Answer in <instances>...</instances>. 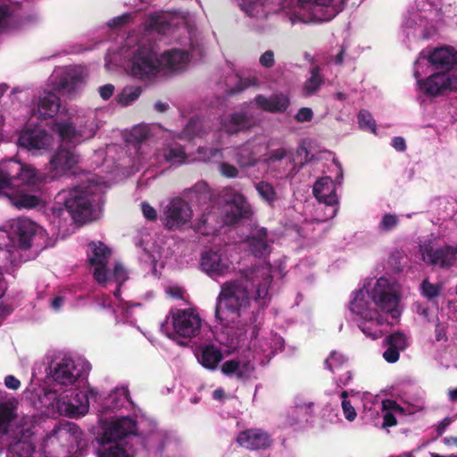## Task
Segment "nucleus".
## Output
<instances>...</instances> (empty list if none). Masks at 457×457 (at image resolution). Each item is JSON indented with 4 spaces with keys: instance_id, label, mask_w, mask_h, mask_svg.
Returning a JSON list of instances; mask_svg holds the SVG:
<instances>
[{
    "instance_id": "1",
    "label": "nucleus",
    "mask_w": 457,
    "mask_h": 457,
    "mask_svg": "<svg viewBox=\"0 0 457 457\" xmlns=\"http://www.w3.org/2000/svg\"><path fill=\"white\" fill-rule=\"evenodd\" d=\"M241 278L225 282L216 299L215 319L225 327H237L242 312L250 304L248 284L256 288L255 300L265 299L273 280L264 267H250L241 270Z\"/></svg>"
},
{
    "instance_id": "2",
    "label": "nucleus",
    "mask_w": 457,
    "mask_h": 457,
    "mask_svg": "<svg viewBox=\"0 0 457 457\" xmlns=\"http://www.w3.org/2000/svg\"><path fill=\"white\" fill-rule=\"evenodd\" d=\"M93 194L88 187L76 186L68 190H62L56 196V204H62L64 209L78 224L90 220L93 212Z\"/></svg>"
},
{
    "instance_id": "3",
    "label": "nucleus",
    "mask_w": 457,
    "mask_h": 457,
    "mask_svg": "<svg viewBox=\"0 0 457 457\" xmlns=\"http://www.w3.org/2000/svg\"><path fill=\"white\" fill-rule=\"evenodd\" d=\"M172 327L179 344L187 345V341L199 335L201 319L192 310L172 309L170 311Z\"/></svg>"
},
{
    "instance_id": "4",
    "label": "nucleus",
    "mask_w": 457,
    "mask_h": 457,
    "mask_svg": "<svg viewBox=\"0 0 457 457\" xmlns=\"http://www.w3.org/2000/svg\"><path fill=\"white\" fill-rule=\"evenodd\" d=\"M159 71L160 62L157 54L149 47L137 48L130 61V74L134 78L145 80L155 77Z\"/></svg>"
},
{
    "instance_id": "5",
    "label": "nucleus",
    "mask_w": 457,
    "mask_h": 457,
    "mask_svg": "<svg viewBox=\"0 0 457 457\" xmlns=\"http://www.w3.org/2000/svg\"><path fill=\"white\" fill-rule=\"evenodd\" d=\"M371 296L375 305L381 312L389 314L394 320L400 316L398 309L400 296L388 283L387 279L380 278L377 280L372 288Z\"/></svg>"
},
{
    "instance_id": "6",
    "label": "nucleus",
    "mask_w": 457,
    "mask_h": 457,
    "mask_svg": "<svg viewBox=\"0 0 457 457\" xmlns=\"http://www.w3.org/2000/svg\"><path fill=\"white\" fill-rule=\"evenodd\" d=\"M422 260L428 265L449 270L457 262V245H444L435 248L430 243L420 246Z\"/></svg>"
},
{
    "instance_id": "7",
    "label": "nucleus",
    "mask_w": 457,
    "mask_h": 457,
    "mask_svg": "<svg viewBox=\"0 0 457 457\" xmlns=\"http://www.w3.org/2000/svg\"><path fill=\"white\" fill-rule=\"evenodd\" d=\"M423 93L430 97H436L448 91L457 92V74L437 71L425 79L418 80Z\"/></svg>"
},
{
    "instance_id": "8",
    "label": "nucleus",
    "mask_w": 457,
    "mask_h": 457,
    "mask_svg": "<svg viewBox=\"0 0 457 457\" xmlns=\"http://www.w3.org/2000/svg\"><path fill=\"white\" fill-rule=\"evenodd\" d=\"M332 2L333 0H297L300 11L309 12L308 17L302 21L305 23L331 21L337 14Z\"/></svg>"
},
{
    "instance_id": "9",
    "label": "nucleus",
    "mask_w": 457,
    "mask_h": 457,
    "mask_svg": "<svg viewBox=\"0 0 457 457\" xmlns=\"http://www.w3.org/2000/svg\"><path fill=\"white\" fill-rule=\"evenodd\" d=\"M192 218L189 204L180 197L172 199L164 211V225L168 229H176L187 224Z\"/></svg>"
},
{
    "instance_id": "10",
    "label": "nucleus",
    "mask_w": 457,
    "mask_h": 457,
    "mask_svg": "<svg viewBox=\"0 0 457 457\" xmlns=\"http://www.w3.org/2000/svg\"><path fill=\"white\" fill-rule=\"evenodd\" d=\"M137 430V422L130 417H120L112 421L104 429L100 442L117 443L129 435H135Z\"/></svg>"
},
{
    "instance_id": "11",
    "label": "nucleus",
    "mask_w": 457,
    "mask_h": 457,
    "mask_svg": "<svg viewBox=\"0 0 457 457\" xmlns=\"http://www.w3.org/2000/svg\"><path fill=\"white\" fill-rule=\"evenodd\" d=\"M237 442L251 451L266 450L273 444L270 435L262 428H248L239 432Z\"/></svg>"
},
{
    "instance_id": "12",
    "label": "nucleus",
    "mask_w": 457,
    "mask_h": 457,
    "mask_svg": "<svg viewBox=\"0 0 457 457\" xmlns=\"http://www.w3.org/2000/svg\"><path fill=\"white\" fill-rule=\"evenodd\" d=\"M434 70L451 73L457 66V51L449 46L435 48L427 57Z\"/></svg>"
},
{
    "instance_id": "13",
    "label": "nucleus",
    "mask_w": 457,
    "mask_h": 457,
    "mask_svg": "<svg viewBox=\"0 0 457 457\" xmlns=\"http://www.w3.org/2000/svg\"><path fill=\"white\" fill-rule=\"evenodd\" d=\"M97 395V391L94 388H88L87 391H73L63 411L71 418L83 416L88 411L90 399H96Z\"/></svg>"
},
{
    "instance_id": "14",
    "label": "nucleus",
    "mask_w": 457,
    "mask_h": 457,
    "mask_svg": "<svg viewBox=\"0 0 457 457\" xmlns=\"http://www.w3.org/2000/svg\"><path fill=\"white\" fill-rule=\"evenodd\" d=\"M79 162V156L75 150L69 145L61 144L52 155L49 164L50 168L56 174H62L71 170Z\"/></svg>"
},
{
    "instance_id": "15",
    "label": "nucleus",
    "mask_w": 457,
    "mask_h": 457,
    "mask_svg": "<svg viewBox=\"0 0 457 457\" xmlns=\"http://www.w3.org/2000/svg\"><path fill=\"white\" fill-rule=\"evenodd\" d=\"M200 265L210 277L221 276L228 271L230 263L220 251L208 250L202 253Z\"/></svg>"
},
{
    "instance_id": "16",
    "label": "nucleus",
    "mask_w": 457,
    "mask_h": 457,
    "mask_svg": "<svg viewBox=\"0 0 457 457\" xmlns=\"http://www.w3.org/2000/svg\"><path fill=\"white\" fill-rule=\"evenodd\" d=\"M81 375L80 370L77 369L74 361L71 359H62L52 371L54 380L62 386L73 385Z\"/></svg>"
},
{
    "instance_id": "17",
    "label": "nucleus",
    "mask_w": 457,
    "mask_h": 457,
    "mask_svg": "<svg viewBox=\"0 0 457 457\" xmlns=\"http://www.w3.org/2000/svg\"><path fill=\"white\" fill-rule=\"evenodd\" d=\"M257 108L270 113H283L290 105V99L284 94H273L267 97L259 94L254 98Z\"/></svg>"
},
{
    "instance_id": "18",
    "label": "nucleus",
    "mask_w": 457,
    "mask_h": 457,
    "mask_svg": "<svg viewBox=\"0 0 457 457\" xmlns=\"http://www.w3.org/2000/svg\"><path fill=\"white\" fill-rule=\"evenodd\" d=\"M365 295L366 293L362 289L356 291L353 299L350 302L349 308L351 312L360 316L362 320H376L378 324H383L384 319L382 315L377 310L369 307L370 303L365 299Z\"/></svg>"
},
{
    "instance_id": "19",
    "label": "nucleus",
    "mask_w": 457,
    "mask_h": 457,
    "mask_svg": "<svg viewBox=\"0 0 457 457\" xmlns=\"http://www.w3.org/2000/svg\"><path fill=\"white\" fill-rule=\"evenodd\" d=\"M313 195L320 202L328 206L338 204V199L336 193V187L333 180L329 177L319 179L313 185Z\"/></svg>"
},
{
    "instance_id": "20",
    "label": "nucleus",
    "mask_w": 457,
    "mask_h": 457,
    "mask_svg": "<svg viewBox=\"0 0 457 457\" xmlns=\"http://www.w3.org/2000/svg\"><path fill=\"white\" fill-rule=\"evenodd\" d=\"M19 400L15 397L0 400V435L9 433L12 423L18 418Z\"/></svg>"
},
{
    "instance_id": "21",
    "label": "nucleus",
    "mask_w": 457,
    "mask_h": 457,
    "mask_svg": "<svg viewBox=\"0 0 457 457\" xmlns=\"http://www.w3.org/2000/svg\"><path fill=\"white\" fill-rule=\"evenodd\" d=\"M223 357L220 348L213 344L201 346L196 353L198 362L209 370H216Z\"/></svg>"
},
{
    "instance_id": "22",
    "label": "nucleus",
    "mask_w": 457,
    "mask_h": 457,
    "mask_svg": "<svg viewBox=\"0 0 457 457\" xmlns=\"http://www.w3.org/2000/svg\"><path fill=\"white\" fill-rule=\"evenodd\" d=\"M254 368L250 361L241 363L239 360L232 359L226 361L220 366V370L223 375L232 378L235 377L237 380L245 381L250 377Z\"/></svg>"
},
{
    "instance_id": "23",
    "label": "nucleus",
    "mask_w": 457,
    "mask_h": 457,
    "mask_svg": "<svg viewBox=\"0 0 457 457\" xmlns=\"http://www.w3.org/2000/svg\"><path fill=\"white\" fill-rule=\"evenodd\" d=\"M159 58L160 70L178 71L183 69L188 62V54L185 50L170 49L163 52Z\"/></svg>"
},
{
    "instance_id": "24",
    "label": "nucleus",
    "mask_w": 457,
    "mask_h": 457,
    "mask_svg": "<svg viewBox=\"0 0 457 457\" xmlns=\"http://www.w3.org/2000/svg\"><path fill=\"white\" fill-rule=\"evenodd\" d=\"M38 226L29 219H20L14 226V232L18 237L19 246L21 249L27 250L31 246V241L37 231Z\"/></svg>"
},
{
    "instance_id": "25",
    "label": "nucleus",
    "mask_w": 457,
    "mask_h": 457,
    "mask_svg": "<svg viewBox=\"0 0 457 457\" xmlns=\"http://www.w3.org/2000/svg\"><path fill=\"white\" fill-rule=\"evenodd\" d=\"M18 144L26 149H43L48 145L47 133L45 130H24L21 133Z\"/></svg>"
},
{
    "instance_id": "26",
    "label": "nucleus",
    "mask_w": 457,
    "mask_h": 457,
    "mask_svg": "<svg viewBox=\"0 0 457 457\" xmlns=\"http://www.w3.org/2000/svg\"><path fill=\"white\" fill-rule=\"evenodd\" d=\"M223 130L229 135L248 130L251 126L250 117L244 112H233L221 123Z\"/></svg>"
},
{
    "instance_id": "27",
    "label": "nucleus",
    "mask_w": 457,
    "mask_h": 457,
    "mask_svg": "<svg viewBox=\"0 0 457 457\" xmlns=\"http://www.w3.org/2000/svg\"><path fill=\"white\" fill-rule=\"evenodd\" d=\"M168 440V434L164 430L154 428L144 436L142 445L147 451L162 455Z\"/></svg>"
},
{
    "instance_id": "28",
    "label": "nucleus",
    "mask_w": 457,
    "mask_h": 457,
    "mask_svg": "<svg viewBox=\"0 0 457 457\" xmlns=\"http://www.w3.org/2000/svg\"><path fill=\"white\" fill-rule=\"evenodd\" d=\"M60 98L53 92H47L39 98L37 104L38 118L46 120L54 117L60 109Z\"/></svg>"
},
{
    "instance_id": "29",
    "label": "nucleus",
    "mask_w": 457,
    "mask_h": 457,
    "mask_svg": "<svg viewBox=\"0 0 457 457\" xmlns=\"http://www.w3.org/2000/svg\"><path fill=\"white\" fill-rule=\"evenodd\" d=\"M267 237L268 232L265 228H257L252 236L248 237L247 243L250 251L255 257H262L270 253Z\"/></svg>"
},
{
    "instance_id": "30",
    "label": "nucleus",
    "mask_w": 457,
    "mask_h": 457,
    "mask_svg": "<svg viewBox=\"0 0 457 457\" xmlns=\"http://www.w3.org/2000/svg\"><path fill=\"white\" fill-rule=\"evenodd\" d=\"M250 212V205L245 197L240 194L234 195L230 211L228 212L230 222L236 223L242 218H247Z\"/></svg>"
},
{
    "instance_id": "31",
    "label": "nucleus",
    "mask_w": 457,
    "mask_h": 457,
    "mask_svg": "<svg viewBox=\"0 0 457 457\" xmlns=\"http://www.w3.org/2000/svg\"><path fill=\"white\" fill-rule=\"evenodd\" d=\"M310 74V78H308L303 85V92L305 96L315 95L324 84L321 68L319 65L312 66Z\"/></svg>"
},
{
    "instance_id": "32",
    "label": "nucleus",
    "mask_w": 457,
    "mask_h": 457,
    "mask_svg": "<svg viewBox=\"0 0 457 457\" xmlns=\"http://www.w3.org/2000/svg\"><path fill=\"white\" fill-rule=\"evenodd\" d=\"M12 205L19 210L33 209L39 205L40 198L35 195L18 192L15 195H8Z\"/></svg>"
},
{
    "instance_id": "33",
    "label": "nucleus",
    "mask_w": 457,
    "mask_h": 457,
    "mask_svg": "<svg viewBox=\"0 0 457 457\" xmlns=\"http://www.w3.org/2000/svg\"><path fill=\"white\" fill-rule=\"evenodd\" d=\"M82 75L76 71H68L63 72L56 81L58 89L66 90L69 93L76 90L82 82Z\"/></svg>"
},
{
    "instance_id": "34",
    "label": "nucleus",
    "mask_w": 457,
    "mask_h": 457,
    "mask_svg": "<svg viewBox=\"0 0 457 457\" xmlns=\"http://www.w3.org/2000/svg\"><path fill=\"white\" fill-rule=\"evenodd\" d=\"M88 247L93 253V256L88 257L90 264H106L111 255V249L107 245L99 241L97 243L91 242Z\"/></svg>"
},
{
    "instance_id": "35",
    "label": "nucleus",
    "mask_w": 457,
    "mask_h": 457,
    "mask_svg": "<svg viewBox=\"0 0 457 457\" xmlns=\"http://www.w3.org/2000/svg\"><path fill=\"white\" fill-rule=\"evenodd\" d=\"M56 131L60 135L62 143L65 145L74 144L82 137V133L77 130L72 123L62 122L56 124Z\"/></svg>"
},
{
    "instance_id": "36",
    "label": "nucleus",
    "mask_w": 457,
    "mask_h": 457,
    "mask_svg": "<svg viewBox=\"0 0 457 457\" xmlns=\"http://www.w3.org/2000/svg\"><path fill=\"white\" fill-rule=\"evenodd\" d=\"M100 443L101 446L97 449V457H133L125 447L118 443Z\"/></svg>"
},
{
    "instance_id": "37",
    "label": "nucleus",
    "mask_w": 457,
    "mask_h": 457,
    "mask_svg": "<svg viewBox=\"0 0 457 457\" xmlns=\"http://www.w3.org/2000/svg\"><path fill=\"white\" fill-rule=\"evenodd\" d=\"M325 367L332 373L337 374L348 368V359L342 353L332 351L324 361Z\"/></svg>"
},
{
    "instance_id": "38",
    "label": "nucleus",
    "mask_w": 457,
    "mask_h": 457,
    "mask_svg": "<svg viewBox=\"0 0 457 457\" xmlns=\"http://www.w3.org/2000/svg\"><path fill=\"white\" fill-rule=\"evenodd\" d=\"M255 189L260 197L269 205H273L278 199V195L274 187L267 181H260L256 183Z\"/></svg>"
},
{
    "instance_id": "39",
    "label": "nucleus",
    "mask_w": 457,
    "mask_h": 457,
    "mask_svg": "<svg viewBox=\"0 0 457 457\" xmlns=\"http://www.w3.org/2000/svg\"><path fill=\"white\" fill-rule=\"evenodd\" d=\"M443 289L442 284H433L428 279H423L420 283V293L428 301L436 299Z\"/></svg>"
},
{
    "instance_id": "40",
    "label": "nucleus",
    "mask_w": 457,
    "mask_h": 457,
    "mask_svg": "<svg viewBox=\"0 0 457 457\" xmlns=\"http://www.w3.org/2000/svg\"><path fill=\"white\" fill-rule=\"evenodd\" d=\"M141 93L142 88L139 86L127 87L118 96V103L123 106H127L137 100Z\"/></svg>"
},
{
    "instance_id": "41",
    "label": "nucleus",
    "mask_w": 457,
    "mask_h": 457,
    "mask_svg": "<svg viewBox=\"0 0 457 457\" xmlns=\"http://www.w3.org/2000/svg\"><path fill=\"white\" fill-rule=\"evenodd\" d=\"M235 159L237 162L243 168H250L256 164L254 154L245 146H241L238 148Z\"/></svg>"
},
{
    "instance_id": "42",
    "label": "nucleus",
    "mask_w": 457,
    "mask_h": 457,
    "mask_svg": "<svg viewBox=\"0 0 457 457\" xmlns=\"http://www.w3.org/2000/svg\"><path fill=\"white\" fill-rule=\"evenodd\" d=\"M358 123L361 129L369 130L373 134H377V125L371 113L367 110H361L358 113Z\"/></svg>"
},
{
    "instance_id": "43",
    "label": "nucleus",
    "mask_w": 457,
    "mask_h": 457,
    "mask_svg": "<svg viewBox=\"0 0 457 457\" xmlns=\"http://www.w3.org/2000/svg\"><path fill=\"white\" fill-rule=\"evenodd\" d=\"M381 324H378L376 320H363L358 326L360 329L372 339H377L382 337V331L378 328Z\"/></svg>"
},
{
    "instance_id": "44",
    "label": "nucleus",
    "mask_w": 457,
    "mask_h": 457,
    "mask_svg": "<svg viewBox=\"0 0 457 457\" xmlns=\"http://www.w3.org/2000/svg\"><path fill=\"white\" fill-rule=\"evenodd\" d=\"M384 343L399 351H403L407 346V339L403 333L400 331L394 332L386 337Z\"/></svg>"
},
{
    "instance_id": "45",
    "label": "nucleus",
    "mask_w": 457,
    "mask_h": 457,
    "mask_svg": "<svg viewBox=\"0 0 457 457\" xmlns=\"http://www.w3.org/2000/svg\"><path fill=\"white\" fill-rule=\"evenodd\" d=\"M165 159L174 163H183L187 159V154L181 145L169 147L164 153Z\"/></svg>"
},
{
    "instance_id": "46",
    "label": "nucleus",
    "mask_w": 457,
    "mask_h": 457,
    "mask_svg": "<svg viewBox=\"0 0 457 457\" xmlns=\"http://www.w3.org/2000/svg\"><path fill=\"white\" fill-rule=\"evenodd\" d=\"M37 179V170L30 165L21 163V170L19 172L17 187L21 184H35Z\"/></svg>"
},
{
    "instance_id": "47",
    "label": "nucleus",
    "mask_w": 457,
    "mask_h": 457,
    "mask_svg": "<svg viewBox=\"0 0 457 457\" xmlns=\"http://www.w3.org/2000/svg\"><path fill=\"white\" fill-rule=\"evenodd\" d=\"M201 122L199 120L192 118L187 122L181 132V137L191 140L200 136Z\"/></svg>"
},
{
    "instance_id": "48",
    "label": "nucleus",
    "mask_w": 457,
    "mask_h": 457,
    "mask_svg": "<svg viewBox=\"0 0 457 457\" xmlns=\"http://www.w3.org/2000/svg\"><path fill=\"white\" fill-rule=\"evenodd\" d=\"M197 152L202 156V159L205 162L206 161L210 162L216 158H219V159L222 158V151L220 148H216V147L209 148V147L200 146V147H198Z\"/></svg>"
},
{
    "instance_id": "49",
    "label": "nucleus",
    "mask_w": 457,
    "mask_h": 457,
    "mask_svg": "<svg viewBox=\"0 0 457 457\" xmlns=\"http://www.w3.org/2000/svg\"><path fill=\"white\" fill-rule=\"evenodd\" d=\"M399 222V219L397 215L386 213L382 217V220L379 223L380 229L384 231H389L395 228Z\"/></svg>"
},
{
    "instance_id": "50",
    "label": "nucleus",
    "mask_w": 457,
    "mask_h": 457,
    "mask_svg": "<svg viewBox=\"0 0 457 457\" xmlns=\"http://www.w3.org/2000/svg\"><path fill=\"white\" fill-rule=\"evenodd\" d=\"M219 170L223 177L233 179L238 176V170L228 162H220Z\"/></svg>"
},
{
    "instance_id": "51",
    "label": "nucleus",
    "mask_w": 457,
    "mask_h": 457,
    "mask_svg": "<svg viewBox=\"0 0 457 457\" xmlns=\"http://www.w3.org/2000/svg\"><path fill=\"white\" fill-rule=\"evenodd\" d=\"M337 377L335 378L336 384L337 386H347L353 378V373L348 368H345V370H341L337 372Z\"/></svg>"
},
{
    "instance_id": "52",
    "label": "nucleus",
    "mask_w": 457,
    "mask_h": 457,
    "mask_svg": "<svg viewBox=\"0 0 457 457\" xmlns=\"http://www.w3.org/2000/svg\"><path fill=\"white\" fill-rule=\"evenodd\" d=\"M96 267L94 270V278L98 283H104L108 279H111L107 276L106 264H95Z\"/></svg>"
},
{
    "instance_id": "53",
    "label": "nucleus",
    "mask_w": 457,
    "mask_h": 457,
    "mask_svg": "<svg viewBox=\"0 0 457 457\" xmlns=\"http://www.w3.org/2000/svg\"><path fill=\"white\" fill-rule=\"evenodd\" d=\"M313 117L312 110L309 107H302L295 116L297 122L311 121Z\"/></svg>"
},
{
    "instance_id": "54",
    "label": "nucleus",
    "mask_w": 457,
    "mask_h": 457,
    "mask_svg": "<svg viewBox=\"0 0 457 457\" xmlns=\"http://www.w3.org/2000/svg\"><path fill=\"white\" fill-rule=\"evenodd\" d=\"M342 409L345 419L349 421H353L356 418L355 409L351 404L349 400L342 401Z\"/></svg>"
},
{
    "instance_id": "55",
    "label": "nucleus",
    "mask_w": 457,
    "mask_h": 457,
    "mask_svg": "<svg viewBox=\"0 0 457 457\" xmlns=\"http://www.w3.org/2000/svg\"><path fill=\"white\" fill-rule=\"evenodd\" d=\"M141 210H142L144 217L146 220H148L150 221L156 220L157 212H156L155 209L153 206H151L148 203H146V202L142 203Z\"/></svg>"
},
{
    "instance_id": "56",
    "label": "nucleus",
    "mask_w": 457,
    "mask_h": 457,
    "mask_svg": "<svg viewBox=\"0 0 457 457\" xmlns=\"http://www.w3.org/2000/svg\"><path fill=\"white\" fill-rule=\"evenodd\" d=\"M384 359L390 363H395L399 360L400 351L396 348H393L387 345V349L383 353Z\"/></svg>"
},
{
    "instance_id": "57",
    "label": "nucleus",
    "mask_w": 457,
    "mask_h": 457,
    "mask_svg": "<svg viewBox=\"0 0 457 457\" xmlns=\"http://www.w3.org/2000/svg\"><path fill=\"white\" fill-rule=\"evenodd\" d=\"M260 63L264 68H271L274 63V53L271 50H267L260 57Z\"/></svg>"
},
{
    "instance_id": "58",
    "label": "nucleus",
    "mask_w": 457,
    "mask_h": 457,
    "mask_svg": "<svg viewBox=\"0 0 457 457\" xmlns=\"http://www.w3.org/2000/svg\"><path fill=\"white\" fill-rule=\"evenodd\" d=\"M113 278V279L119 285H121L122 282L125 280V278H126V272H125V270H124V268L122 267L121 264L117 263L114 266L113 272H112V276L110 277V278Z\"/></svg>"
},
{
    "instance_id": "59",
    "label": "nucleus",
    "mask_w": 457,
    "mask_h": 457,
    "mask_svg": "<svg viewBox=\"0 0 457 457\" xmlns=\"http://www.w3.org/2000/svg\"><path fill=\"white\" fill-rule=\"evenodd\" d=\"M4 385L8 389L17 390L21 387V381L13 375H7L4 378Z\"/></svg>"
},
{
    "instance_id": "60",
    "label": "nucleus",
    "mask_w": 457,
    "mask_h": 457,
    "mask_svg": "<svg viewBox=\"0 0 457 457\" xmlns=\"http://www.w3.org/2000/svg\"><path fill=\"white\" fill-rule=\"evenodd\" d=\"M435 337H436V341L447 339L445 327L439 321V319L437 317H436V328H435Z\"/></svg>"
},
{
    "instance_id": "61",
    "label": "nucleus",
    "mask_w": 457,
    "mask_h": 457,
    "mask_svg": "<svg viewBox=\"0 0 457 457\" xmlns=\"http://www.w3.org/2000/svg\"><path fill=\"white\" fill-rule=\"evenodd\" d=\"M98 91H99L101 97L104 100H108L113 95L114 87L112 84H106L104 86L100 87Z\"/></svg>"
},
{
    "instance_id": "62",
    "label": "nucleus",
    "mask_w": 457,
    "mask_h": 457,
    "mask_svg": "<svg viewBox=\"0 0 457 457\" xmlns=\"http://www.w3.org/2000/svg\"><path fill=\"white\" fill-rule=\"evenodd\" d=\"M129 14H123L121 16L116 17L111 21L109 26L113 28H120L129 21Z\"/></svg>"
},
{
    "instance_id": "63",
    "label": "nucleus",
    "mask_w": 457,
    "mask_h": 457,
    "mask_svg": "<svg viewBox=\"0 0 457 457\" xmlns=\"http://www.w3.org/2000/svg\"><path fill=\"white\" fill-rule=\"evenodd\" d=\"M391 145L398 152H404L406 150L405 140L403 137H393Z\"/></svg>"
},
{
    "instance_id": "64",
    "label": "nucleus",
    "mask_w": 457,
    "mask_h": 457,
    "mask_svg": "<svg viewBox=\"0 0 457 457\" xmlns=\"http://www.w3.org/2000/svg\"><path fill=\"white\" fill-rule=\"evenodd\" d=\"M168 294L174 299L183 300L185 290L179 287H171L169 288Z\"/></svg>"
}]
</instances>
